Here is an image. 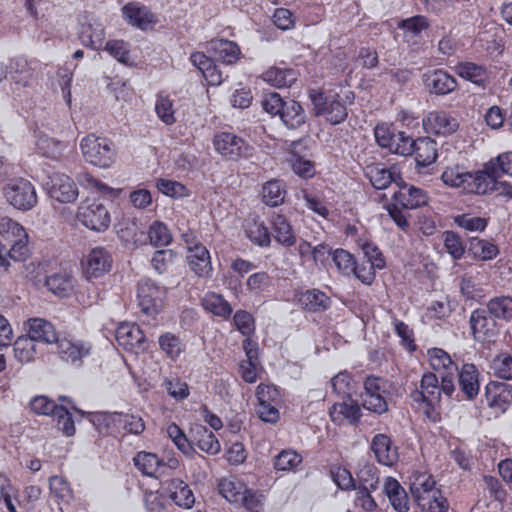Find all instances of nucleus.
I'll return each mask as SVG.
<instances>
[{"label": "nucleus", "mask_w": 512, "mask_h": 512, "mask_svg": "<svg viewBox=\"0 0 512 512\" xmlns=\"http://www.w3.org/2000/svg\"><path fill=\"white\" fill-rule=\"evenodd\" d=\"M285 198L284 185L280 180H270L262 188L263 201L272 207L283 203Z\"/></svg>", "instance_id": "obj_56"}, {"label": "nucleus", "mask_w": 512, "mask_h": 512, "mask_svg": "<svg viewBox=\"0 0 512 512\" xmlns=\"http://www.w3.org/2000/svg\"><path fill=\"white\" fill-rule=\"evenodd\" d=\"M468 251L475 259L479 260H491L498 254L496 245L479 238H471Z\"/></svg>", "instance_id": "obj_57"}, {"label": "nucleus", "mask_w": 512, "mask_h": 512, "mask_svg": "<svg viewBox=\"0 0 512 512\" xmlns=\"http://www.w3.org/2000/svg\"><path fill=\"white\" fill-rule=\"evenodd\" d=\"M24 328L27 336L35 342L51 344L55 343L59 337L52 323L43 318H29L24 323Z\"/></svg>", "instance_id": "obj_25"}, {"label": "nucleus", "mask_w": 512, "mask_h": 512, "mask_svg": "<svg viewBox=\"0 0 512 512\" xmlns=\"http://www.w3.org/2000/svg\"><path fill=\"white\" fill-rule=\"evenodd\" d=\"M384 492L397 512H407L409 510L408 495L395 478L387 477L385 479Z\"/></svg>", "instance_id": "obj_37"}, {"label": "nucleus", "mask_w": 512, "mask_h": 512, "mask_svg": "<svg viewBox=\"0 0 512 512\" xmlns=\"http://www.w3.org/2000/svg\"><path fill=\"white\" fill-rule=\"evenodd\" d=\"M485 396L490 408L497 413H504L512 404V386L503 382L491 381L486 385Z\"/></svg>", "instance_id": "obj_21"}, {"label": "nucleus", "mask_w": 512, "mask_h": 512, "mask_svg": "<svg viewBox=\"0 0 512 512\" xmlns=\"http://www.w3.org/2000/svg\"><path fill=\"white\" fill-rule=\"evenodd\" d=\"M112 258L109 252L102 248H93L83 260V271L87 278H99L110 271Z\"/></svg>", "instance_id": "obj_20"}, {"label": "nucleus", "mask_w": 512, "mask_h": 512, "mask_svg": "<svg viewBox=\"0 0 512 512\" xmlns=\"http://www.w3.org/2000/svg\"><path fill=\"white\" fill-rule=\"evenodd\" d=\"M309 96L316 115L325 117L333 125L340 124L347 118V104H352L355 98L350 90L342 94L334 90L328 92L311 90Z\"/></svg>", "instance_id": "obj_4"}, {"label": "nucleus", "mask_w": 512, "mask_h": 512, "mask_svg": "<svg viewBox=\"0 0 512 512\" xmlns=\"http://www.w3.org/2000/svg\"><path fill=\"white\" fill-rule=\"evenodd\" d=\"M398 28L403 30L405 38L416 37L429 28V21L423 15H416L403 19Z\"/></svg>", "instance_id": "obj_60"}, {"label": "nucleus", "mask_w": 512, "mask_h": 512, "mask_svg": "<svg viewBox=\"0 0 512 512\" xmlns=\"http://www.w3.org/2000/svg\"><path fill=\"white\" fill-rule=\"evenodd\" d=\"M298 303L312 312L324 311L330 306V298L319 289H309L298 295Z\"/></svg>", "instance_id": "obj_40"}, {"label": "nucleus", "mask_w": 512, "mask_h": 512, "mask_svg": "<svg viewBox=\"0 0 512 512\" xmlns=\"http://www.w3.org/2000/svg\"><path fill=\"white\" fill-rule=\"evenodd\" d=\"M133 461L136 468L146 476L157 477V473L161 468V461L154 453L139 452Z\"/></svg>", "instance_id": "obj_53"}, {"label": "nucleus", "mask_w": 512, "mask_h": 512, "mask_svg": "<svg viewBox=\"0 0 512 512\" xmlns=\"http://www.w3.org/2000/svg\"><path fill=\"white\" fill-rule=\"evenodd\" d=\"M166 432L176 447L183 454L190 456L191 460L194 461L195 464L200 466L202 463H207V459L194 450L185 433L178 425L175 423L169 424Z\"/></svg>", "instance_id": "obj_34"}, {"label": "nucleus", "mask_w": 512, "mask_h": 512, "mask_svg": "<svg viewBox=\"0 0 512 512\" xmlns=\"http://www.w3.org/2000/svg\"><path fill=\"white\" fill-rule=\"evenodd\" d=\"M115 337L120 346L126 350L140 348L145 336L140 327L134 323H121L115 332Z\"/></svg>", "instance_id": "obj_28"}, {"label": "nucleus", "mask_w": 512, "mask_h": 512, "mask_svg": "<svg viewBox=\"0 0 512 512\" xmlns=\"http://www.w3.org/2000/svg\"><path fill=\"white\" fill-rule=\"evenodd\" d=\"M246 489L245 484L236 477L222 478L218 483L219 493L231 503L240 502Z\"/></svg>", "instance_id": "obj_46"}, {"label": "nucleus", "mask_w": 512, "mask_h": 512, "mask_svg": "<svg viewBox=\"0 0 512 512\" xmlns=\"http://www.w3.org/2000/svg\"><path fill=\"white\" fill-rule=\"evenodd\" d=\"M297 146L298 144H294L289 158L292 170L302 178H311L315 174L314 164L296 152Z\"/></svg>", "instance_id": "obj_61"}, {"label": "nucleus", "mask_w": 512, "mask_h": 512, "mask_svg": "<svg viewBox=\"0 0 512 512\" xmlns=\"http://www.w3.org/2000/svg\"><path fill=\"white\" fill-rule=\"evenodd\" d=\"M371 450L382 465L393 466L398 460L397 447L386 434L379 433L372 438Z\"/></svg>", "instance_id": "obj_26"}, {"label": "nucleus", "mask_w": 512, "mask_h": 512, "mask_svg": "<svg viewBox=\"0 0 512 512\" xmlns=\"http://www.w3.org/2000/svg\"><path fill=\"white\" fill-rule=\"evenodd\" d=\"M34 136L38 153L45 157L56 158L64 148V145L60 141L50 137L44 131L40 130V128L34 131Z\"/></svg>", "instance_id": "obj_43"}, {"label": "nucleus", "mask_w": 512, "mask_h": 512, "mask_svg": "<svg viewBox=\"0 0 512 512\" xmlns=\"http://www.w3.org/2000/svg\"><path fill=\"white\" fill-rule=\"evenodd\" d=\"M271 225L274 238L279 244L285 247H291L296 243V237L292 226L285 216L281 214L273 215L271 218Z\"/></svg>", "instance_id": "obj_41"}, {"label": "nucleus", "mask_w": 512, "mask_h": 512, "mask_svg": "<svg viewBox=\"0 0 512 512\" xmlns=\"http://www.w3.org/2000/svg\"><path fill=\"white\" fill-rule=\"evenodd\" d=\"M422 126L426 133L437 136H448L459 128L457 118L445 110H433L422 119Z\"/></svg>", "instance_id": "obj_15"}, {"label": "nucleus", "mask_w": 512, "mask_h": 512, "mask_svg": "<svg viewBox=\"0 0 512 512\" xmlns=\"http://www.w3.org/2000/svg\"><path fill=\"white\" fill-rule=\"evenodd\" d=\"M125 19L133 26L146 29L155 22L154 14L138 2H131L122 8Z\"/></svg>", "instance_id": "obj_33"}, {"label": "nucleus", "mask_w": 512, "mask_h": 512, "mask_svg": "<svg viewBox=\"0 0 512 512\" xmlns=\"http://www.w3.org/2000/svg\"><path fill=\"white\" fill-rule=\"evenodd\" d=\"M156 187L163 195L174 199L189 197L191 194L190 190L181 182L166 178L158 179Z\"/></svg>", "instance_id": "obj_58"}, {"label": "nucleus", "mask_w": 512, "mask_h": 512, "mask_svg": "<svg viewBox=\"0 0 512 512\" xmlns=\"http://www.w3.org/2000/svg\"><path fill=\"white\" fill-rule=\"evenodd\" d=\"M493 374L504 380L512 379V356L509 353L496 355L490 364Z\"/></svg>", "instance_id": "obj_63"}, {"label": "nucleus", "mask_w": 512, "mask_h": 512, "mask_svg": "<svg viewBox=\"0 0 512 512\" xmlns=\"http://www.w3.org/2000/svg\"><path fill=\"white\" fill-rule=\"evenodd\" d=\"M302 461L301 454L293 449H284L275 457L274 468L283 472L295 471Z\"/></svg>", "instance_id": "obj_55"}, {"label": "nucleus", "mask_w": 512, "mask_h": 512, "mask_svg": "<svg viewBox=\"0 0 512 512\" xmlns=\"http://www.w3.org/2000/svg\"><path fill=\"white\" fill-rule=\"evenodd\" d=\"M0 266H9L8 257L14 261H24L28 256V234L25 228L10 218L0 219Z\"/></svg>", "instance_id": "obj_3"}, {"label": "nucleus", "mask_w": 512, "mask_h": 512, "mask_svg": "<svg viewBox=\"0 0 512 512\" xmlns=\"http://www.w3.org/2000/svg\"><path fill=\"white\" fill-rule=\"evenodd\" d=\"M411 494L424 512H447L449 504L442 495L432 475L426 472H415L411 476L410 482Z\"/></svg>", "instance_id": "obj_5"}, {"label": "nucleus", "mask_w": 512, "mask_h": 512, "mask_svg": "<svg viewBox=\"0 0 512 512\" xmlns=\"http://www.w3.org/2000/svg\"><path fill=\"white\" fill-rule=\"evenodd\" d=\"M388 391L389 384L385 379L368 376L364 381V392L361 394L363 407L378 414L386 412Z\"/></svg>", "instance_id": "obj_12"}, {"label": "nucleus", "mask_w": 512, "mask_h": 512, "mask_svg": "<svg viewBox=\"0 0 512 512\" xmlns=\"http://www.w3.org/2000/svg\"><path fill=\"white\" fill-rule=\"evenodd\" d=\"M243 349L247 359L240 364V374L247 383H254L258 378V348L257 344L249 338L243 341Z\"/></svg>", "instance_id": "obj_29"}, {"label": "nucleus", "mask_w": 512, "mask_h": 512, "mask_svg": "<svg viewBox=\"0 0 512 512\" xmlns=\"http://www.w3.org/2000/svg\"><path fill=\"white\" fill-rule=\"evenodd\" d=\"M80 150L87 163L103 169L110 168L117 157L113 142L95 134L82 138Z\"/></svg>", "instance_id": "obj_7"}, {"label": "nucleus", "mask_w": 512, "mask_h": 512, "mask_svg": "<svg viewBox=\"0 0 512 512\" xmlns=\"http://www.w3.org/2000/svg\"><path fill=\"white\" fill-rule=\"evenodd\" d=\"M272 286L271 276L264 271L251 274L246 281L247 290L255 296L269 292Z\"/></svg>", "instance_id": "obj_59"}, {"label": "nucleus", "mask_w": 512, "mask_h": 512, "mask_svg": "<svg viewBox=\"0 0 512 512\" xmlns=\"http://www.w3.org/2000/svg\"><path fill=\"white\" fill-rule=\"evenodd\" d=\"M461 391L468 399L475 398L480 390L479 372L474 364H464L458 373Z\"/></svg>", "instance_id": "obj_39"}, {"label": "nucleus", "mask_w": 512, "mask_h": 512, "mask_svg": "<svg viewBox=\"0 0 512 512\" xmlns=\"http://www.w3.org/2000/svg\"><path fill=\"white\" fill-rule=\"evenodd\" d=\"M169 498L179 507L189 509L195 503V497L183 480L179 478L171 479L168 484Z\"/></svg>", "instance_id": "obj_38"}, {"label": "nucleus", "mask_w": 512, "mask_h": 512, "mask_svg": "<svg viewBox=\"0 0 512 512\" xmlns=\"http://www.w3.org/2000/svg\"><path fill=\"white\" fill-rule=\"evenodd\" d=\"M46 185L50 198L60 203H73L78 198V187L68 175L54 173Z\"/></svg>", "instance_id": "obj_17"}, {"label": "nucleus", "mask_w": 512, "mask_h": 512, "mask_svg": "<svg viewBox=\"0 0 512 512\" xmlns=\"http://www.w3.org/2000/svg\"><path fill=\"white\" fill-rule=\"evenodd\" d=\"M150 243L155 247L167 246L172 241V234L168 226L161 221H154L148 230Z\"/></svg>", "instance_id": "obj_62"}, {"label": "nucleus", "mask_w": 512, "mask_h": 512, "mask_svg": "<svg viewBox=\"0 0 512 512\" xmlns=\"http://www.w3.org/2000/svg\"><path fill=\"white\" fill-rule=\"evenodd\" d=\"M246 236L259 247H268L271 243V235L268 227L263 222H248L245 228Z\"/></svg>", "instance_id": "obj_54"}, {"label": "nucleus", "mask_w": 512, "mask_h": 512, "mask_svg": "<svg viewBox=\"0 0 512 512\" xmlns=\"http://www.w3.org/2000/svg\"><path fill=\"white\" fill-rule=\"evenodd\" d=\"M284 125L290 129H296L305 123L306 115L302 106L295 100H286L280 113Z\"/></svg>", "instance_id": "obj_45"}, {"label": "nucleus", "mask_w": 512, "mask_h": 512, "mask_svg": "<svg viewBox=\"0 0 512 512\" xmlns=\"http://www.w3.org/2000/svg\"><path fill=\"white\" fill-rule=\"evenodd\" d=\"M77 220L86 228L103 232L108 229L111 218L108 209L96 200H85L78 206Z\"/></svg>", "instance_id": "obj_11"}, {"label": "nucleus", "mask_w": 512, "mask_h": 512, "mask_svg": "<svg viewBox=\"0 0 512 512\" xmlns=\"http://www.w3.org/2000/svg\"><path fill=\"white\" fill-rule=\"evenodd\" d=\"M485 171L491 178L490 191L496 190L500 194L512 198V185L499 181L502 175L512 176V151L505 152L492 158L485 165Z\"/></svg>", "instance_id": "obj_13"}, {"label": "nucleus", "mask_w": 512, "mask_h": 512, "mask_svg": "<svg viewBox=\"0 0 512 512\" xmlns=\"http://www.w3.org/2000/svg\"><path fill=\"white\" fill-rule=\"evenodd\" d=\"M213 145L222 157L229 160H238L252 154V147L243 138L231 132L216 133Z\"/></svg>", "instance_id": "obj_14"}, {"label": "nucleus", "mask_w": 512, "mask_h": 512, "mask_svg": "<svg viewBox=\"0 0 512 512\" xmlns=\"http://www.w3.org/2000/svg\"><path fill=\"white\" fill-rule=\"evenodd\" d=\"M488 312L496 318H512V297L500 296L491 299L488 303Z\"/></svg>", "instance_id": "obj_64"}, {"label": "nucleus", "mask_w": 512, "mask_h": 512, "mask_svg": "<svg viewBox=\"0 0 512 512\" xmlns=\"http://www.w3.org/2000/svg\"><path fill=\"white\" fill-rule=\"evenodd\" d=\"M37 66L36 61H28L24 56H17L10 60L6 75L16 83L26 86L33 78Z\"/></svg>", "instance_id": "obj_31"}, {"label": "nucleus", "mask_w": 512, "mask_h": 512, "mask_svg": "<svg viewBox=\"0 0 512 512\" xmlns=\"http://www.w3.org/2000/svg\"><path fill=\"white\" fill-rule=\"evenodd\" d=\"M81 416H85L100 434L125 437L140 436L146 428L143 418L135 413L118 411L84 412L73 408Z\"/></svg>", "instance_id": "obj_2"}, {"label": "nucleus", "mask_w": 512, "mask_h": 512, "mask_svg": "<svg viewBox=\"0 0 512 512\" xmlns=\"http://www.w3.org/2000/svg\"><path fill=\"white\" fill-rule=\"evenodd\" d=\"M194 439L198 448L209 454L216 455L221 450V445L214 433L205 426H196L193 430Z\"/></svg>", "instance_id": "obj_44"}, {"label": "nucleus", "mask_w": 512, "mask_h": 512, "mask_svg": "<svg viewBox=\"0 0 512 512\" xmlns=\"http://www.w3.org/2000/svg\"><path fill=\"white\" fill-rule=\"evenodd\" d=\"M443 182L451 187L459 188L466 193L486 194L490 191L491 178L485 171H464L459 166L446 168L441 176Z\"/></svg>", "instance_id": "obj_6"}, {"label": "nucleus", "mask_w": 512, "mask_h": 512, "mask_svg": "<svg viewBox=\"0 0 512 512\" xmlns=\"http://www.w3.org/2000/svg\"><path fill=\"white\" fill-rule=\"evenodd\" d=\"M13 352L15 359L19 363H30L35 360L37 355L36 342L27 335L20 336L13 343Z\"/></svg>", "instance_id": "obj_49"}, {"label": "nucleus", "mask_w": 512, "mask_h": 512, "mask_svg": "<svg viewBox=\"0 0 512 512\" xmlns=\"http://www.w3.org/2000/svg\"><path fill=\"white\" fill-rule=\"evenodd\" d=\"M455 72L461 78L480 87H485L489 80L487 67L470 61L459 62L455 67Z\"/></svg>", "instance_id": "obj_36"}, {"label": "nucleus", "mask_w": 512, "mask_h": 512, "mask_svg": "<svg viewBox=\"0 0 512 512\" xmlns=\"http://www.w3.org/2000/svg\"><path fill=\"white\" fill-rule=\"evenodd\" d=\"M79 39L83 45L93 50L102 49L105 40V30L102 23L98 21L82 23L79 30Z\"/></svg>", "instance_id": "obj_35"}, {"label": "nucleus", "mask_w": 512, "mask_h": 512, "mask_svg": "<svg viewBox=\"0 0 512 512\" xmlns=\"http://www.w3.org/2000/svg\"><path fill=\"white\" fill-rule=\"evenodd\" d=\"M427 355L431 368L439 373L441 377V384H439L436 374L432 372L424 373L419 385L411 390L409 397L413 409L422 413L426 418L436 421L441 393L443 392L450 397L455 390L454 380L458 373V366L450 355L441 348H430Z\"/></svg>", "instance_id": "obj_1"}, {"label": "nucleus", "mask_w": 512, "mask_h": 512, "mask_svg": "<svg viewBox=\"0 0 512 512\" xmlns=\"http://www.w3.org/2000/svg\"><path fill=\"white\" fill-rule=\"evenodd\" d=\"M167 289L155 281L145 278L141 279L137 287V300L140 311L147 316L157 315L166 298Z\"/></svg>", "instance_id": "obj_9"}, {"label": "nucleus", "mask_w": 512, "mask_h": 512, "mask_svg": "<svg viewBox=\"0 0 512 512\" xmlns=\"http://www.w3.org/2000/svg\"><path fill=\"white\" fill-rule=\"evenodd\" d=\"M412 154L418 166L426 167L435 162L437 158V143L430 137L412 139Z\"/></svg>", "instance_id": "obj_32"}, {"label": "nucleus", "mask_w": 512, "mask_h": 512, "mask_svg": "<svg viewBox=\"0 0 512 512\" xmlns=\"http://www.w3.org/2000/svg\"><path fill=\"white\" fill-rule=\"evenodd\" d=\"M161 351L172 361L178 360L185 350V344L181 338L173 333L166 332L158 339Z\"/></svg>", "instance_id": "obj_51"}, {"label": "nucleus", "mask_w": 512, "mask_h": 512, "mask_svg": "<svg viewBox=\"0 0 512 512\" xmlns=\"http://www.w3.org/2000/svg\"><path fill=\"white\" fill-rule=\"evenodd\" d=\"M202 306L206 311L224 320L228 319L233 312L229 302L222 295L214 292L207 293L204 296Z\"/></svg>", "instance_id": "obj_42"}, {"label": "nucleus", "mask_w": 512, "mask_h": 512, "mask_svg": "<svg viewBox=\"0 0 512 512\" xmlns=\"http://www.w3.org/2000/svg\"><path fill=\"white\" fill-rule=\"evenodd\" d=\"M397 186L399 190L393 194L396 204L405 209H415L427 204L428 196L423 189L406 183H398Z\"/></svg>", "instance_id": "obj_23"}, {"label": "nucleus", "mask_w": 512, "mask_h": 512, "mask_svg": "<svg viewBox=\"0 0 512 512\" xmlns=\"http://www.w3.org/2000/svg\"><path fill=\"white\" fill-rule=\"evenodd\" d=\"M365 176L375 189L382 190L392 183L398 185L400 179L398 169L395 166H386L382 163L370 164L365 168Z\"/></svg>", "instance_id": "obj_22"}, {"label": "nucleus", "mask_w": 512, "mask_h": 512, "mask_svg": "<svg viewBox=\"0 0 512 512\" xmlns=\"http://www.w3.org/2000/svg\"><path fill=\"white\" fill-rule=\"evenodd\" d=\"M424 84L430 93L436 95H447L457 87L456 79L442 69L424 74Z\"/></svg>", "instance_id": "obj_24"}, {"label": "nucleus", "mask_w": 512, "mask_h": 512, "mask_svg": "<svg viewBox=\"0 0 512 512\" xmlns=\"http://www.w3.org/2000/svg\"><path fill=\"white\" fill-rule=\"evenodd\" d=\"M265 82L272 86L283 88L289 87L296 81V72L291 68L272 67L262 75Z\"/></svg>", "instance_id": "obj_48"}, {"label": "nucleus", "mask_w": 512, "mask_h": 512, "mask_svg": "<svg viewBox=\"0 0 512 512\" xmlns=\"http://www.w3.org/2000/svg\"><path fill=\"white\" fill-rule=\"evenodd\" d=\"M6 201L21 211L31 210L37 204V194L34 185L27 179L10 180L3 188Z\"/></svg>", "instance_id": "obj_10"}, {"label": "nucleus", "mask_w": 512, "mask_h": 512, "mask_svg": "<svg viewBox=\"0 0 512 512\" xmlns=\"http://www.w3.org/2000/svg\"><path fill=\"white\" fill-rule=\"evenodd\" d=\"M55 343L60 359L75 367L81 366L83 358L90 354L91 346L88 343L70 336L58 337Z\"/></svg>", "instance_id": "obj_16"}, {"label": "nucleus", "mask_w": 512, "mask_h": 512, "mask_svg": "<svg viewBox=\"0 0 512 512\" xmlns=\"http://www.w3.org/2000/svg\"><path fill=\"white\" fill-rule=\"evenodd\" d=\"M356 489H372L378 488L379 477L377 468L368 462L359 464L358 470L356 471Z\"/></svg>", "instance_id": "obj_50"}, {"label": "nucleus", "mask_w": 512, "mask_h": 512, "mask_svg": "<svg viewBox=\"0 0 512 512\" xmlns=\"http://www.w3.org/2000/svg\"><path fill=\"white\" fill-rule=\"evenodd\" d=\"M470 325L473 336L478 342H492L498 334L494 317L485 309H476L471 313Z\"/></svg>", "instance_id": "obj_18"}, {"label": "nucleus", "mask_w": 512, "mask_h": 512, "mask_svg": "<svg viewBox=\"0 0 512 512\" xmlns=\"http://www.w3.org/2000/svg\"><path fill=\"white\" fill-rule=\"evenodd\" d=\"M331 420L337 424H356L361 417V409L357 402L347 398L342 402H336L329 411Z\"/></svg>", "instance_id": "obj_27"}, {"label": "nucleus", "mask_w": 512, "mask_h": 512, "mask_svg": "<svg viewBox=\"0 0 512 512\" xmlns=\"http://www.w3.org/2000/svg\"><path fill=\"white\" fill-rule=\"evenodd\" d=\"M45 284L49 291L59 297H67L74 288V280L66 272H59L48 276Z\"/></svg>", "instance_id": "obj_47"}, {"label": "nucleus", "mask_w": 512, "mask_h": 512, "mask_svg": "<svg viewBox=\"0 0 512 512\" xmlns=\"http://www.w3.org/2000/svg\"><path fill=\"white\" fill-rule=\"evenodd\" d=\"M189 268L199 277L209 278L213 267L209 250L199 242L189 243L187 249Z\"/></svg>", "instance_id": "obj_19"}, {"label": "nucleus", "mask_w": 512, "mask_h": 512, "mask_svg": "<svg viewBox=\"0 0 512 512\" xmlns=\"http://www.w3.org/2000/svg\"><path fill=\"white\" fill-rule=\"evenodd\" d=\"M209 51L216 61L225 65L236 63L241 55L239 46L227 39H214L209 43Z\"/></svg>", "instance_id": "obj_30"}, {"label": "nucleus", "mask_w": 512, "mask_h": 512, "mask_svg": "<svg viewBox=\"0 0 512 512\" xmlns=\"http://www.w3.org/2000/svg\"><path fill=\"white\" fill-rule=\"evenodd\" d=\"M155 112L158 118L166 125H172L176 122L174 101L164 92L157 94Z\"/></svg>", "instance_id": "obj_52"}, {"label": "nucleus", "mask_w": 512, "mask_h": 512, "mask_svg": "<svg viewBox=\"0 0 512 512\" xmlns=\"http://www.w3.org/2000/svg\"><path fill=\"white\" fill-rule=\"evenodd\" d=\"M376 142L382 148L401 156L412 155V137L398 131L392 124L380 123L374 129Z\"/></svg>", "instance_id": "obj_8"}]
</instances>
